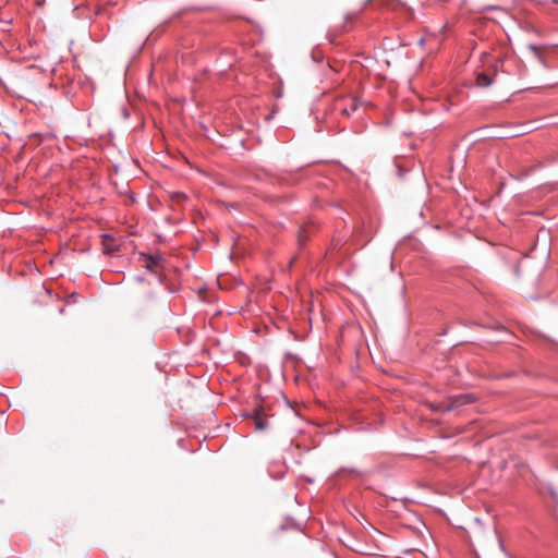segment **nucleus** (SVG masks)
I'll use <instances>...</instances> for the list:
<instances>
[{
  "label": "nucleus",
  "instance_id": "f257e3e1",
  "mask_svg": "<svg viewBox=\"0 0 558 558\" xmlns=\"http://www.w3.org/2000/svg\"><path fill=\"white\" fill-rule=\"evenodd\" d=\"M475 401V397L472 393H462L458 396L449 397L446 401L441 402L438 405V410L449 412L456 409H459L462 405L473 403Z\"/></svg>",
  "mask_w": 558,
  "mask_h": 558
},
{
  "label": "nucleus",
  "instance_id": "f03ea898",
  "mask_svg": "<svg viewBox=\"0 0 558 558\" xmlns=\"http://www.w3.org/2000/svg\"><path fill=\"white\" fill-rule=\"evenodd\" d=\"M274 415H268L264 409H258L254 412L252 417L255 430L263 432L269 427V420L272 418Z\"/></svg>",
  "mask_w": 558,
  "mask_h": 558
},
{
  "label": "nucleus",
  "instance_id": "7ed1b4c3",
  "mask_svg": "<svg viewBox=\"0 0 558 558\" xmlns=\"http://www.w3.org/2000/svg\"><path fill=\"white\" fill-rule=\"evenodd\" d=\"M141 262L143 263V267L147 270L157 274L158 269L161 265L162 258L160 255H141Z\"/></svg>",
  "mask_w": 558,
  "mask_h": 558
},
{
  "label": "nucleus",
  "instance_id": "20e7f679",
  "mask_svg": "<svg viewBox=\"0 0 558 558\" xmlns=\"http://www.w3.org/2000/svg\"><path fill=\"white\" fill-rule=\"evenodd\" d=\"M102 247L105 253H112L117 250L114 239L108 234L102 235Z\"/></svg>",
  "mask_w": 558,
  "mask_h": 558
},
{
  "label": "nucleus",
  "instance_id": "39448f33",
  "mask_svg": "<svg viewBox=\"0 0 558 558\" xmlns=\"http://www.w3.org/2000/svg\"><path fill=\"white\" fill-rule=\"evenodd\" d=\"M284 403V409L281 408V412H284V415L292 416V415H300L299 411L293 408L290 400L286 397L282 398Z\"/></svg>",
  "mask_w": 558,
  "mask_h": 558
},
{
  "label": "nucleus",
  "instance_id": "423d86ee",
  "mask_svg": "<svg viewBox=\"0 0 558 558\" xmlns=\"http://www.w3.org/2000/svg\"><path fill=\"white\" fill-rule=\"evenodd\" d=\"M492 83L493 78L484 73L478 74L476 77V85L478 87H488L492 85Z\"/></svg>",
  "mask_w": 558,
  "mask_h": 558
},
{
  "label": "nucleus",
  "instance_id": "0eeeda50",
  "mask_svg": "<svg viewBox=\"0 0 558 558\" xmlns=\"http://www.w3.org/2000/svg\"><path fill=\"white\" fill-rule=\"evenodd\" d=\"M171 198L175 203H181V202H183L186 198V195L184 193H181V192H175V193H173L171 195Z\"/></svg>",
  "mask_w": 558,
  "mask_h": 558
},
{
  "label": "nucleus",
  "instance_id": "6e6552de",
  "mask_svg": "<svg viewBox=\"0 0 558 558\" xmlns=\"http://www.w3.org/2000/svg\"><path fill=\"white\" fill-rule=\"evenodd\" d=\"M304 240H305L304 230H301L300 234H299V241H304Z\"/></svg>",
  "mask_w": 558,
  "mask_h": 558
},
{
  "label": "nucleus",
  "instance_id": "1a4fd4ad",
  "mask_svg": "<svg viewBox=\"0 0 558 558\" xmlns=\"http://www.w3.org/2000/svg\"><path fill=\"white\" fill-rule=\"evenodd\" d=\"M423 44H424V38H421V39L418 40V45H420V46H422Z\"/></svg>",
  "mask_w": 558,
  "mask_h": 558
}]
</instances>
